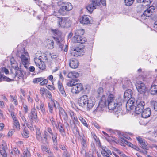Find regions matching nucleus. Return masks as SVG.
I'll use <instances>...</instances> for the list:
<instances>
[{"instance_id":"1","label":"nucleus","mask_w":157,"mask_h":157,"mask_svg":"<svg viewBox=\"0 0 157 157\" xmlns=\"http://www.w3.org/2000/svg\"><path fill=\"white\" fill-rule=\"evenodd\" d=\"M116 99H117L112 94H110L108 96L106 100L105 96L102 95L98 105L94 111L100 112L103 111L106 105L109 104L110 103L114 101V100Z\"/></svg>"},{"instance_id":"2","label":"nucleus","mask_w":157,"mask_h":157,"mask_svg":"<svg viewBox=\"0 0 157 157\" xmlns=\"http://www.w3.org/2000/svg\"><path fill=\"white\" fill-rule=\"evenodd\" d=\"M76 81H69L67 84V86L72 87L71 89V92L73 94H77L83 89V86L81 83H78L79 80L76 79Z\"/></svg>"},{"instance_id":"3","label":"nucleus","mask_w":157,"mask_h":157,"mask_svg":"<svg viewBox=\"0 0 157 157\" xmlns=\"http://www.w3.org/2000/svg\"><path fill=\"white\" fill-rule=\"evenodd\" d=\"M57 4L59 6H60L58 12L60 14L62 15H65L67 11L71 10L73 8L71 4L67 2L60 1L58 2Z\"/></svg>"},{"instance_id":"4","label":"nucleus","mask_w":157,"mask_h":157,"mask_svg":"<svg viewBox=\"0 0 157 157\" xmlns=\"http://www.w3.org/2000/svg\"><path fill=\"white\" fill-rule=\"evenodd\" d=\"M21 55L20 56L21 61L24 67L27 68V65L29 64L30 60V57L28 52L24 48L21 51Z\"/></svg>"},{"instance_id":"5","label":"nucleus","mask_w":157,"mask_h":157,"mask_svg":"<svg viewBox=\"0 0 157 157\" xmlns=\"http://www.w3.org/2000/svg\"><path fill=\"white\" fill-rule=\"evenodd\" d=\"M57 24L59 27L68 28L71 25V21L68 18L65 17L58 18Z\"/></svg>"},{"instance_id":"6","label":"nucleus","mask_w":157,"mask_h":157,"mask_svg":"<svg viewBox=\"0 0 157 157\" xmlns=\"http://www.w3.org/2000/svg\"><path fill=\"white\" fill-rule=\"evenodd\" d=\"M136 86L138 92L140 94H144L147 88L144 83L140 81H138L136 82Z\"/></svg>"},{"instance_id":"7","label":"nucleus","mask_w":157,"mask_h":157,"mask_svg":"<svg viewBox=\"0 0 157 157\" xmlns=\"http://www.w3.org/2000/svg\"><path fill=\"white\" fill-rule=\"evenodd\" d=\"M28 117L31 123H32L33 121H35L36 122L37 121L38 117L36 109L34 108L32 109Z\"/></svg>"},{"instance_id":"8","label":"nucleus","mask_w":157,"mask_h":157,"mask_svg":"<svg viewBox=\"0 0 157 157\" xmlns=\"http://www.w3.org/2000/svg\"><path fill=\"white\" fill-rule=\"evenodd\" d=\"M137 106L135 108V113L137 114L140 113L142 111L145 105V102L143 101H137Z\"/></svg>"},{"instance_id":"9","label":"nucleus","mask_w":157,"mask_h":157,"mask_svg":"<svg viewBox=\"0 0 157 157\" xmlns=\"http://www.w3.org/2000/svg\"><path fill=\"white\" fill-rule=\"evenodd\" d=\"M83 51L82 48L79 47H77L71 49V54L73 56L78 57V56L82 55Z\"/></svg>"},{"instance_id":"10","label":"nucleus","mask_w":157,"mask_h":157,"mask_svg":"<svg viewBox=\"0 0 157 157\" xmlns=\"http://www.w3.org/2000/svg\"><path fill=\"white\" fill-rule=\"evenodd\" d=\"M7 149V147L6 143L3 141L2 144L0 145V153L3 157H6L7 154L6 150Z\"/></svg>"},{"instance_id":"11","label":"nucleus","mask_w":157,"mask_h":157,"mask_svg":"<svg viewBox=\"0 0 157 157\" xmlns=\"http://www.w3.org/2000/svg\"><path fill=\"white\" fill-rule=\"evenodd\" d=\"M88 100V97L87 95H83L79 99L78 103L80 106L84 107L86 106Z\"/></svg>"},{"instance_id":"12","label":"nucleus","mask_w":157,"mask_h":157,"mask_svg":"<svg viewBox=\"0 0 157 157\" xmlns=\"http://www.w3.org/2000/svg\"><path fill=\"white\" fill-rule=\"evenodd\" d=\"M135 100L133 98L129 99L127 101L126 105L127 109L128 111L132 110L134 108V104Z\"/></svg>"},{"instance_id":"13","label":"nucleus","mask_w":157,"mask_h":157,"mask_svg":"<svg viewBox=\"0 0 157 157\" xmlns=\"http://www.w3.org/2000/svg\"><path fill=\"white\" fill-rule=\"evenodd\" d=\"M109 110L120 109V104L117 103V99L114 100V101L107 105Z\"/></svg>"},{"instance_id":"14","label":"nucleus","mask_w":157,"mask_h":157,"mask_svg":"<svg viewBox=\"0 0 157 157\" xmlns=\"http://www.w3.org/2000/svg\"><path fill=\"white\" fill-rule=\"evenodd\" d=\"M58 109H59V114L60 118L61 119L63 118L65 121L67 122L68 120V117L66 112L63 109L60 107L59 106Z\"/></svg>"},{"instance_id":"15","label":"nucleus","mask_w":157,"mask_h":157,"mask_svg":"<svg viewBox=\"0 0 157 157\" xmlns=\"http://www.w3.org/2000/svg\"><path fill=\"white\" fill-rule=\"evenodd\" d=\"M49 110L51 113H52L53 107L56 108H59V104L55 101L51 100L48 103Z\"/></svg>"},{"instance_id":"16","label":"nucleus","mask_w":157,"mask_h":157,"mask_svg":"<svg viewBox=\"0 0 157 157\" xmlns=\"http://www.w3.org/2000/svg\"><path fill=\"white\" fill-rule=\"evenodd\" d=\"M38 60L36 56L34 58V61L36 65L40 69H44L46 66L44 63V61H39Z\"/></svg>"},{"instance_id":"17","label":"nucleus","mask_w":157,"mask_h":157,"mask_svg":"<svg viewBox=\"0 0 157 157\" xmlns=\"http://www.w3.org/2000/svg\"><path fill=\"white\" fill-rule=\"evenodd\" d=\"M155 9L154 6H151L149 8L147 9L144 12L143 14L142 15L141 17H144V16L146 17H149L151 15Z\"/></svg>"},{"instance_id":"18","label":"nucleus","mask_w":157,"mask_h":157,"mask_svg":"<svg viewBox=\"0 0 157 157\" xmlns=\"http://www.w3.org/2000/svg\"><path fill=\"white\" fill-rule=\"evenodd\" d=\"M73 40L74 42L82 44L84 43L86 40L85 38H82L81 36L78 35H75Z\"/></svg>"},{"instance_id":"19","label":"nucleus","mask_w":157,"mask_h":157,"mask_svg":"<svg viewBox=\"0 0 157 157\" xmlns=\"http://www.w3.org/2000/svg\"><path fill=\"white\" fill-rule=\"evenodd\" d=\"M78 60L75 58H72L70 60L69 66L73 69L77 68L78 66Z\"/></svg>"},{"instance_id":"20","label":"nucleus","mask_w":157,"mask_h":157,"mask_svg":"<svg viewBox=\"0 0 157 157\" xmlns=\"http://www.w3.org/2000/svg\"><path fill=\"white\" fill-rule=\"evenodd\" d=\"M95 103V100L94 98H88L86 106L89 109H91L94 106Z\"/></svg>"},{"instance_id":"21","label":"nucleus","mask_w":157,"mask_h":157,"mask_svg":"<svg viewBox=\"0 0 157 157\" xmlns=\"http://www.w3.org/2000/svg\"><path fill=\"white\" fill-rule=\"evenodd\" d=\"M141 113V116L142 117L146 118L149 117L151 114V110L149 108H147L142 111Z\"/></svg>"},{"instance_id":"22","label":"nucleus","mask_w":157,"mask_h":157,"mask_svg":"<svg viewBox=\"0 0 157 157\" xmlns=\"http://www.w3.org/2000/svg\"><path fill=\"white\" fill-rule=\"evenodd\" d=\"M79 76V74L78 72H69L67 75L68 78H71L72 79L71 81H76L75 79Z\"/></svg>"},{"instance_id":"23","label":"nucleus","mask_w":157,"mask_h":157,"mask_svg":"<svg viewBox=\"0 0 157 157\" xmlns=\"http://www.w3.org/2000/svg\"><path fill=\"white\" fill-rule=\"evenodd\" d=\"M90 17L85 15L82 17L80 19V22L84 24H88L90 23Z\"/></svg>"},{"instance_id":"24","label":"nucleus","mask_w":157,"mask_h":157,"mask_svg":"<svg viewBox=\"0 0 157 157\" xmlns=\"http://www.w3.org/2000/svg\"><path fill=\"white\" fill-rule=\"evenodd\" d=\"M57 84L58 89L60 92L62 96L64 97H66L67 96L64 90L63 84L60 81H58Z\"/></svg>"},{"instance_id":"25","label":"nucleus","mask_w":157,"mask_h":157,"mask_svg":"<svg viewBox=\"0 0 157 157\" xmlns=\"http://www.w3.org/2000/svg\"><path fill=\"white\" fill-rule=\"evenodd\" d=\"M92 3L96 6L100 5L101 3L104 6H106V0H92Z\"/></svg>"},{"instance_id":"26","label":"nucleus","mask_w":157,"mask_h":157,"mask_svg":"<svg viewBox=\"0 0 157 157\" xmlns=\"http://www.w3.org/2000/svg\"><path fill=\"white\" fill-rule=\"evenodd\" d=\"M36 139L39 141L41 142V140L42 139L40 130L39 128H37L36 129Z\"/></svg>"},{"instance_id":"27","label":"nucleus","mask_w":157,"mask_h":157,"mask_svg":"<svg viewBox=\"0 0 157 157\" xmlns=\"http://www.w3.org/2000/svg\"><path fill=\"white\" fill-rule=\"evenodd\" d=\"M48 133L47 132L46 130L44 131V137H42V139L41 140V143L44 144H46L48 143Z\"/></svg>"},{"instance_id":"28","label":"nucleus","mask_w":157,"mask_h":157,"mask_svg":"<svg viewBox=\"0 0 157 157\" xmlns=\"http://www.w3.org/2000/svg\"><path fill=\"white\" fill-rule=\"evenodd\" d=\"M132 91L130 89L127 90L124 92V97L125 98H132Z\"/></svg>"},{"instance_id":"29","label":"nucleus","mask_w":157,"mask_h":157,"mask_svg":"<svg viewBox=\"0 0 157 157\" xmlns=\"http://www.w3.org/2000/svg\"><path fill=\"white\" fill-rule=\"evenodd\" d=\"M150 92L152 95L157 94V85H154L152 86L150 90Z\"/></svg>"},{"instance_id":"30","label":"nucleus","mask_w":157,"mask_h":157,"mask_svg":"<svg viewBox=\"0 0 157 157\" xmlns=\"http://www.w3.org/2000/svg\"><path fill=\"white\" fill-rule=\"evenodd\" d=\"M56 127L59 130L60 133L63 136H64L65 135L64 130L63 127L62 125L60 122L59 123H58V126L57 125V126Z\"/></svg>"},{"instance_id":"31","label":"nucleus","mask_w":157,"mask_h":157,"mask_svg":"<svg viewBox=\"0 0 157 157\" xmlns=\"http://www.w3.org/2000/svg\"><path fill=\"white\" fill-rule=\"evenodd\" d=\"M70 124L71 128L73 131H76V132H78V127H77V125H78L79 124H75V123H74L71 122L70 121Z\"/></svg>"},{"instance_id":"32","label":"nucleus","mask_w":157,"mask_h":157,"mask_svg":"<svg viewBox=\"0 0 157 157\" xmlns=\"http://www.w3.org/2000/svg\"><path fill=\"white\" fill-rule=\"evenodd\" d=\"M10 62L12 67L15 70L19 69L17 63L16 61L14 60L13 59H11Z\"/></svg>"},{"instance_id":"33","label":"nucleus","mask_w":157,"mask_h":157,"mask_svg":"<svg viewBox=\"0 0 157 157\" xmlns=\"http://www.w3.org/2000/svg\"><path fill=\"white\" fill-rule=\"evenodd\" d=\"M47 46L49 49H53L54 47V44L53 40H48V41Z\"/></svg>"},{"instance_id":"34","label":"nucleus","mask_w":157,"mask_h":157,"mask_svg":"<svg viewBox=\"0 0 157 157\" xmlns=\"http://www.w3.org/2000/svg\"><path fill=\"white\" fill-rule=\"evenodd\" d=\"M13 124L14 127L18 130L20 129V125L19 122L17 119L13 120Z\"/></svg>"},{"instance_id":"35","label":"nucleus","mask_w":157,"mask_h":157,"mask_svg":"<svg viewBox=\"0 0 157 157\" xmlns=\"http://www.w3.org/2000/svg\"><path fill=\"white\" fill-rule=\"evenodd\" d=\"M96 8V6L92 3L87 6L86 9L87 10L91 13L94 9Z\"/></svg>"},{"instance_id":"36","label":"nucleus","mask_w":157,"mask_h":157,"mask_svg":"<svg viewBox=\"0 0 157 157\" xmlns=\"http://www.w3.org/2000/svg\"><path fill=\"white\" fill-rule=\"evenodd\" d=\"M41 149L44 152L47 153L49 154H50L51 153L50 149L44 145L41 146Z\"/></svg>"},{"instance_id":"37","label":"nucleus","mask_w":157,"mask_h":157,"mask_svg":"<svg viewBox=\"0 0 157 157\" xmlns=\"http://www.w3.org/2000/svg\"><path fill=\"white\" fill-rule=\"evenodd\" d=\"M81 143L84 148H86L87 147L86 141L85 137L84 136L82 137L81 139Z\"/></svg>"},{"instance_id":"38","label":"nucleus","mask_w":157,"mask_h":157,"mask_svg":"<svg viewBox=\"0 0 157 157\" xmlns=\"http://www.w3.org/2000/svg\"><path fill=\"white\" fill-rule=\"evenodd\" d=\"M37 58L39 59L38 60L41 61H47L48 59L46 55L44 53L42 54L39 57H37Z\"/></svg>"},{"instance_id":"39","label":"nucleus","mask_w":157,"mask_h":157,"mask_svg":"<svg viewBox=\"0 0 157 157\" xmlns=\"http://www.w3.org/2000/svg\"><path fill=\"white\" fill-rule=\"evenodd\" d=\"M84 33V30L82 29H78L75 32V35H78L80 36L83 35Z\"/></svg>"},{"instance_id":"40","label":"nucleus","mask_w":157,"mask_h":157,"mask_svg":"<svg viewBox=\"0 0 157 157\" xmlns=\"http://www.w3.org/2000/svg\"><path fill=\"white\" fill-rule=\"evenodd\" d=\"M15 71L16 73L15 75V76H17L18 78L19 77H22L23 76V73H22V71L20 70L19 69V68Z\"/></svg>"},{"instance_id":"41","label":"nucleus","mask_w":157,"mask_h":157,"mask_svg":"<svg viewBox=\"0 0 157 157\" xmlns=\"http://www.w3.org/2000/svg\"><path fill=\"white\" fill-rule=\"evenodd\" d=\"M6 81L8 82H10L11 81V79L7 77L6 76H3L0 73V81Z\"/></svg>"},{"instance_id":"42","label":"nucleus","mask_w":157,"mask_h":157,"mask_svg":"<svg viewBox=\"0 0 157 157\" xmlns=\"http://www.w3.org/2000/svg\"><path fill=\"white\" fill-rule=\"evenodd\" d=\"M40 103L39 104L40 108L42 113L44 115L45 113V110L44 104L41 101H40Z\"/></svg>"},{"instance_id":"43","label":"nucleus","mask_w":157,"mask_h":157,"mask_svg":"<svg viewBox=\"0 0 157 157\" xmlns=\"http://www.w3.org/2000/svg\"><path fill=\"white\" fill-rule=\"evenodd\" d=\"M151 105L154 106L155 110L157 111V101H155L154 100H151L150 101Z\"/></svg>"},{"instance_id":"44","label":"nucleus","mask_w":157,"mask_h":157,"mask_svg":"<svg viewBox=\"0 0 157 157\" xmlns=\"http://www.w3.org/2000/svg\"><path fill=\"white\" fill-rule=\"evenodd\" d=\"M48 90L46 89H45L43 87H41L40 88V93L42 96H43L44 95H45L47 93V91Z\"/></svg>"},{"instance_id":"45","label":"nucleus","mask_w":157,"mask_h":157,"mask_svg":"<svg viewBox=\"0 0 157 157\" xmlns=\"http://www.w3.org/2000/svg\"><path fill=\"white\" fill-rule=\"evenodd\" d=\"M140 146L142 148L146 150L148 149L149 147L147 146V143L145 140L144 142L143 143L141 144Z\"/></svg>"},{"instance_id":"46","label":"nucleus","mask_w":157,"mask_h":157,"mask_svg":"<svg viewBox=\"0 0 157 157\" xmlns=\"http://www.w3.org/2000/svg\"><path fill=\"white\" fill-rule=\"evenodd\" d=\"M52 31L53 33L55 34L56 36H60L61 34V32L57 29H52Z\"/></svg>"},{"instance_id":"47","label":"nucleus","mask_w":157,"mask_h":157,"mask_svg":"<svg viewBox=\"0 0 157 157\" xmlns=\"http://www.w3.org/2000/svg\"><path fill=\"white\" fill-rule=\"evenodd\" d=\"M43 80V78L42 77H39L34 78L33 79V82L34 83H37L40 82Z\"/></svg>"},{"instance_id":"48","label":"nucleus","mask_w":157,"mask_h":157,"mask_svg":"<svg viewBox=\"0 0 157 157\" xmlns=\"http://www.w3.org/2000/svg\"><path fill=\"white\" fill-rule=\"evenodd\" d=\"M135 0H124L125 4L128 6H131Z\"/></svg>"},{"instance_id":"49","label":"nucleus","mask_w":157,"mask_h":157,"mask_svg":"<svg viewBox=\"0 0 157 157\" xmlns=\"http://www.w3.org/2000/svg\"><path fill=\"white\" fill-rule=\"evenodd\" d=\"M58 40V39H57L56 40L58 42L57 44L59 46V47L58 48L59 51H63V48L64 46V45Z\"/></svg>"},{"instance_id":"50","label":"nucleus","mask_w":157,"mask_h":157,"mask_svg":"<svg viewBox=\"0 0 157 157\" xmlns=\"http://www.w3.org/2000/svg\"><path fill=\"white\" fill-rule=\"evenodd\" d=\"M106 153L107 154H110L111 155L112 154V153L110 150L109 149H108L105 148L104 149H103V150L101 151V153L102 154V153Z\"/></svg>"},{"instance_id":"51","label":"nucleus","mask_w":157,"mask_h":157,"mask_svg":"<svg viewBox=\"0 0 157 157\" xmlns=\"http://www.w3.org/2000/svg\"><path fill=\"white\" fill-rule=\"evenodd\" d=\"M142 2L144 4L143 6H149L152 2V0H143Z\"/></svg>"},{"instance_id":"52","label":"nucleus","mask_w":157,"mask_h":157,"mask_svg":"<svg viewBox=\"0 0 157 157\" xmlns=\"http://www.w3.org/2000/svg\"><path fill=\"white\" fill-rule=\"evenodd\" d=\"M48 82V80L47 79H44L40 82V84L41 86H43L45 84H46Z\"/></svg>"},{"instance_id":"53","label":"nucleus","mask_w":157,"mask_h":157,"mask_svg":"<svg viewBox=\"0 0 157 157\" xmlns=\"http://www.w3.org/2000/svg\"><path fill=\"white\" fill-rule=\"evenodd\" d=\"M79 119L81 121V122L82 123L84 124V125L86 126L87 125V124L86 121L82 117H79Z\"/></svg>"},{"instance_id":"54","label":"nucleus","mask_w":157,"mask_h":157,"mask_svg":"<svg viewBox=\"0 0 157 157\" xmlns=\"http://www.w3.org/2000/svg\"><path fill=\"white\" fill-rule=\"evenodd\" d=\"M20 116L24 123L25 124H27L28 121L27 120L25 117V116L21 114V112H20Z\"/></svg>"},{"instance_id":"55","label":"nucleus","mask_w":157,"mask_h":157,"mask_svg":"<svg viewBox=\"0 0 157 157\" xmlns=\"http://www.w3.org/2000/svg\"><path fill=\"white\" fill-rule=\"evenodd\" d=\"M23 136L25 138H27L29 136V132L25 130H24L23 132L22 133Z\"/></svg>"},{"instance_id":"56","label":"nucleus","mask_w":157,"mask_h":157,"mask_svg":"<svg viewBox=\"0 0 157 157\" xmlns=\"http://www.w3.org/2000/svg\"><path fill=\"white\" fill-rule=\"evenodd\" d=\"M97 92L99 94L98 96L100 97L101 95H102L103 92V88L101 87L99 88L97 90Z\"/></svg>"},{"instance_id":"57","label":"nucleus","mask_w":157,"mask_h":157,"mask_svg":"<svg viewBox=\"0 0 157 157\" xmlns=\"http://www.w3.org/2000/svg\"><path fill=\"white\" fill-rule=\"evenodd\" d=\"M71 119L72 120L71 122L75 123V124H79V123L76 116L72 118Z\"/></svg>"},{"instance_id":"58","label":"nucleus","mask_w":157,"mask_h":157,"mask_svg":"<svg viewBox=\"0 0 157 157\" xmlns=\"http://www.w3.org/2000/svg\"><path fill=\"white\" fill-rule=\"evenodd\" d=\"M136 139L140 145L143 143L145 141L143 139L140 137H136Z\"/></svg>"},{"instance_id":"59","label":"nucleus","mask_w":157,"mask_h":157,"mask_svg":"<svg viewBox=\"0 0 157 157\" xmlns=\"http://www.w3.org/2000/svg\"><path fill=\"white\" fill-rule=\"evenodd\" d=\"M10 97L11 98L13 99L15 105H17L18 102L16 98L15 97H13V96L12 95L10 96Z\"/></svg>"},{"instance_id":"60","label":"nucleus","mask_w":157,"mask_h":157,"mask_svg":"<svg viewBox=\"0 0 157 157\" xmlns=\"http://www.w3.org/2000/svg\"><path fill=\"white\" fill-rule=\"evenodd\" d=\"M52 139L53 141V142L54 143H56L57 142V136L56 134L53 135H52Z\"/></svg>"},{"instance_id":"61","label":"nucleus","mask_w":157,"mask_h":157,"mask_svg":"<svg viewBox=\"0 0 157 157\" xmlns=\"http://www.w3.org/2000/svg\"><path fill=\"white\" fill-rule=\"evenodd\" d=\"M50 121L51 122L53 126L54 127L55 126H57V124L56 123L55 121L54 120V119L53 117H52L50 119Z\"/></svg>"},{"instance_id":"62","label":"nucleus","mask_w":157,"mask_h":157,"mask_svg":"<svg viewBox=\"0 0 157 157\" xmlns=\"http://www.w3.org/2000/svg\"><path fill=\"white\" fill-rule=\"evenodd\" d=\"M48 98L49 99H50L51 100H52V96L51 95V93L48 90V91H47V93H46V94Z\"/></svg>"},{"instance_id":"63","label":"nucleus","mask_w":157,"mask_h":157,"mask_svg":"<svg viewBox=\"0 0 157 157\" xmlns=\"http://www.w3.org/2000/svg\"><path fill=\"white\" fill-rule=\"evenodd\" d=\"M86 148H84V147H83L81 150V152L82 154H85L86 157H87V153H86V151L85 150Z\"/></svg>"},{"instance_id":"64","label":"nucleus","mask_w":157,"mask_h":157,"mask_svg":"<svg viewBox=\"0 0 157 157\" xmlns=\"http://www.w3.org/2000/svg\"><path fill=\"white\" fill-rule=\"evenodd\" d=\"M24 153L23 154L24 155H26L27 156L29 155L30 153L28 149L27 148H26L25 149H24Z\"/></svg>"}]
</instances>
